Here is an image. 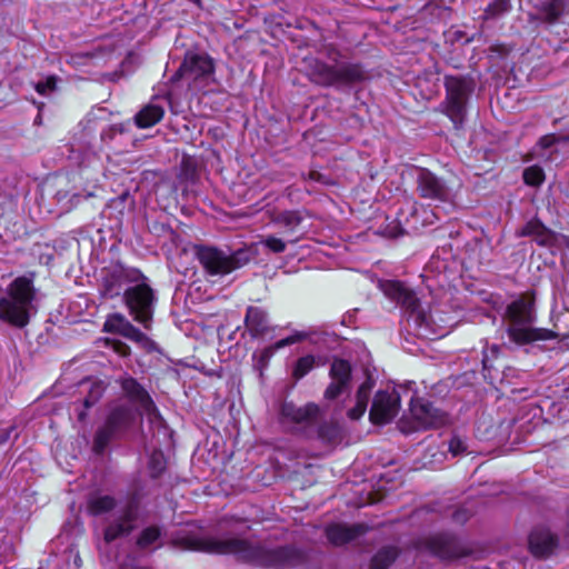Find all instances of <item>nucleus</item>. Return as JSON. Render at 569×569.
I'll use <instances>...</instances> for the list:
<instances>
[{"label": "nucleus", "mask_w": 569, "mask_h": 569, "mask_svg": "<svg viewBox=\"0 0 569 569\" xmlns=\"http://www.w3.org/2000/svg\"><path fill=\"white\" fill-rule=\"evenodd\" d=\"M121 388L128 399H119L109 406L104 421L93 436L92 450L96 455L104 453L111 442L124 437L141 419L133 405L140 406L152 422L159 426L163 423L151 397L136 379L123 378Z\"/></svg>", "instance_id": "f257e3e1"}, {"label": "nucleus", "mask_w": 569, "mask_h": 569, "mask_svg": "<svg viewBox=\"0 0 569 569\" xmlns=\"http://www.w3.org/2000/svg\"><path fill=\"white\" fill-rule=\"evenodd\" d=\"M187 547L211 553L232 555L242 562L266 568H291L305 560V555L291 546L266 548L237 538H196Z\"/></svg>", "instance_id": "f03ea898"}, {"label": "nucleus", "mask_w": 569, "mask_h": 569, "mask_svg": "<svg viewBox=\"0 0 569 569\" xmlns=\"http://www.w3.org/2000/svg\"><path fill=\"white\" fill-rule=\"evenodd\" d=\"M380 289L390 300L401 306L407 315V326L417 337L436 339L447 336L455 322L450 315L438 308L423 307L415 292L397 280L380 282Z\"/></svg>", "instance_id": "7ed1b4c3"}, {"label": "nucleus", "mask_w": 569, "mask_h": 569, "mask_svg": "<svg viewBox=\"0 0 569 569\" xmlns=\"http://www.w3.org/2000/svg\"><path fill=\"white\" fill-rule=\"evenodd\" d=\"M507 321V335L517 346H526L537 341H546L556 338L548 329L535 327L536 312L533 300L528 297H519L507 306L505 312Z\"/></svg>", "instance_id": "20e7f679"}, {"label": "nucleus", "mask_w": 569, "mask_h": 569, "mask_svg": "<svg viewBox=\"0 0 569 569\" xmlns=\"http://www.w3.org/2000/svg\"><path fill=\"white\" fill-rule=\"evenodd\" d=\"M34 299L32 277L16 278L0 297V320L16 328H24L34 311Z\"/></svg>", "instance_id": "39448f33"}, {"label": "nucleus", "mask_w": 569, "mask_h": 569, "mask_svg": "<svg viewBox=\"0 0 569 569\" xmlns=\"http://www.w3.org/2000/svg\"><path fill=\"white\" fill-rule=\"evenodd\" d=\"M183 80L190 91L207 92L216 84L213 59L203 51H187L183 62L172 77V81Z\"/></svg>", "instance_id": "423d86ee"}, {"label": "nucleus", "mask_w": 569, "mask_h": 569, "mask_svg": "<svg viewBox=\"0 0 569 569\" xmlns=\"http://www.w3.org/2000/svg\"><path fill=\"white\" fill-rule=\"evenodd\" d=\"M281 427L295 435L307 438L323 437L321 410L316 403L298 407L292 402H283L279 411Z\"/></svg>", "instance_id": "0eeeda50"}, {"label": "nucleus", "mask_w": 569, "mask_h": 569, "mask_svg": "<svg viewBox=\"0 0 569 569\" xmlns=\"http://www.w3.org/2000/svg\"><path fill=\"white\" fill-rule=\"evenodd\" d=\"M308 74L312 82L328 87L358 81L362 78V70L358 64L341 62L328 66L315 59L310 61Z\"/></svg>", "instance_id": "6e6552de"}, {"label": "nucleus", "mask_w": 569, "mask_h": 569, "mask_svg": "<svg viewBox=\"0 0 569 569\" xmlns=\"http://www.w3.org/2000/svg\"><path fill=\"white\" fill-rule=\"evenodd\" d=\"M124 301L133 319L146 329L150 328L156 297L147 283H138L124 291Z\"/></svg>", "instance_id": "1a4fd4ad"}, {"label": "nucleus", "mask_w": 569, "mask_h": 569, "mask_svg": "<svg viewBox=\"0 0 569 569\" xmlns=\"http://www.w3.org/2000/svg\"><path fill=\"white\" fill-rule=\"evenodd\" d=\"M445 87L447 92L445 112L453 126L459 128L466 117V103L470 88L466 80L453 76L446 77Z\"/></svg>", "instance_id": "9d476101"}, {"label": "nucleus", "mask_w": 569, "mask_h": 569, "mask_svg": "<svg viewBox=\"0 0 569 569\" xmlns=\"http://www.w3.org/2000/svg\"><path fill=\"white\" fill-rule=\"evenodd\" d=\"M196 254L206 272L210 276H224L242 266L238 254H230L213 247H197Z\"/></svg>", "instance_id": "9b49d317"}, {"label": "nucleus", "mask_w": 569, "mask_h": 569, "mask_svg": "<svg viewBox=\"0 0 569 569\" xmlns=\"http://www.w3.org/2000/svg\"><path fill=\"white\" fill-rule=\"evenodd\" d=\"M410 415L413 419V426L407 429L401 422L403 432H411L420 429L437 428L445 425L448 420L447 416L436 409L429 401L423 399H415L411 397Z\"/></svg>", "instance_id": "f8f14e48"}, {"label": "nucleus", "mask_w": 569, "mask_h": 569, "mask_svg": "<svg viewBox=\"0 0 569 569\" xmlns=\"http://www.w3.org/2000/svg\"><path fill=\"white\" fill-rule=\"evenodd\" d=\"M400 410V395L395 388L378 390L372 399L369 419L375 425L391 422Z\"/></svg>", "instance_id": "ddd939ff"}, {"label": "nucleus", "mask_w": 569, "mask_h": 569, "mask_svg": "<svg viewBox=\"0 0 569 569\" xmlns=\"http://www.w3.org/2000/svg\"><path fill=\"white\" fill-rule=\"evenodd\" d=\"M419 549L442 560H453L467 555V550L461 542L449 533H438L426 538L420 543Z\"/></svg>", "instance_id": "4468645a"}, {"label": "nucleus", "mask_w": 569, "mask_h": 569, "mask_svg": "<svg viewBox=\"0 0 569 569\" xmlns=\"http://www.w3.org/2000/svg\"><path fill=\"white\" fill-rule=\"evenodd\" d=\"M103 329L123 336L147 351L156 349V343L120 313L110 315L103 325Z\"/></svg>", "instance_id": "2eb2a0df"}, {"label": "nucleus", "mask_w": 569, "mask_h": 569, "mask_svg": "<svg viewBox=\"0 0 569 569\" xmlns=\"http://www.w3.org/2000/svg\"><path fill=\"white\" fill-rule=\"evenodd\" d=\"M167 106L170 107L173 113L180 112L171 93L164 97H153L150 102L136 114V124L139 128H150L157 124L163 118Z\"/></svg>", "instance_id": "dca6fc26"}, {"label": "nucleus", "mask_w": 569, "mask_h": 569, "mask_svg": "<svg viewBox=\"0 0 569 569\" xmlns=\"http://www.w3.org/2000/svg\"><path fill=\"white\" fill-rule=\"evenodd\" d=\"M418 190L423 198L451 204L452 193L450 189L429 170L421 169L419 171Z\"/></svg>", "instance_id": "f3484780"}, {"label": "nucleus", "mask_w": 569, "mask_h": 569, "mask_svg": "<svg viewBox=\"0 0 569 569\" xmlns=\"http://www.w3.org/2000/svg\"><path fill=\"white\" fill-rule=\"evenodd\" d=\"M530 13V20L539 23L553 24L569 14V0H543L537 3Z\"/></svg>", "instance_id": "a211bd4d"}, {"label": "nucleus", "mask_w": 569, "mask_h": 569, "mask_svg": "<svg viewBox=\"0 0 569 569\" xmlns=\"http://www.w3.org/2000/svg\"><path fill=\"white\" fill-rule=\"evenodd\" d=\"M331 382L326 389L327 399L333 400L349 389L351 366L348 361L336 359L330 368Z\"/></svg>", "instance_id": "6ab92c4d"}, {"label": "nucleus", "mask_w": 569, "mask_h": 569, "mask_svg": "<svg viewBox=\"0 0 569 569\" xmlns=\"http://www.w3.org/2000/svg\"><path fill=\"white\" fill-rule=\"evenodd\" d=\"M137 520V507L129 503L119 511L116 520L110 523L104 530L106 543H110L117 538L128 535L134 527Z\"/></svg>", "instance_id": "aec40b11"}, {"label": "nucleus", "mask_w": 569, "mask_h": 569, "mask_svg": "<svg viewBox=\"0 0 569 569\" xmlns=\"http://www.w3.org/2000/svg\"><path fill=\"white\" fill-rule=\"evenodd\" d=\"M558 546V538L547 528H536L529 536L530 552L537 558L550 557Z\"/></svg>", "instance_id": "412c9836"}, {"label": "nucleus", "mask_w": 569, "mask_h": 569, "mask_svg": "<svg viewBox=\"0 0 569 569\" xmlns=\"http://www.w3.org/2000/svg\"><path fill=\"white\" fill-rule=\"evenodd\" d=\"M533 152L549 160H555L556 153H569V132L549 133L541 137L536 143Z\"/></svg>", "instance_id": "4be33fe9"}, {"label": "nucleus", "mask_w": 569, "mask_h": 569, "mask_svg": "<svg viewBox=\"0 0 569 569\" xmlns=\"http://www.w3.org/2000/svg\"><path fill=\"white\" fill-rule=\"evenodd\" d=\"M368 527L362 523L343 525L332 523L327 527L326 536L330 543L342 546L363 536Z\"/></svg>", "instance_id": "5701e85b"}, {"label": "nucleus", "mask_w": 569, "mask_h": 569, "mask_svg": "<svg viewBox=\"0 0 569 569\" xmlns=\"http://www.w3.org/2000/svg\"><path fill=\"white\" fill-rule=\"evenodd\" d=\"M244 325L252 338H266L274 330V328L269 325L267 312L253 306L247 309Z\"/></svg>", "instance_id": "b1692460"}, {"label": "nucleus", "mask_w": 569, "mask_h": 569, "mask_svg": "<svg viewBox=\"0 0 569 569\" xmlns=\"http://www.w3.org/2000/svg\"><path fill=\"white\" fill-rule=\"evenodd\" d=\"M305 338H306L305 333L296 332L295 335H291L287 338L278 340L277 342H274L271 346L264 347V348L256 351L252 355L254 367L258 370L262 371L263 369H266L268 367L270 359L273 357V355L278 350H280L284 347L291 346L298 341H301Z\"/></svg>", "instance_id": "393cba45"}, {"label": "nucleus", "mask_w": 569, "mask_h": 569, "mask_svg": "<svg viewBox=\"0 0 569 569\" xmlns=\"http://www.w3.org/2000/svg\"><path fill=\"white\" fill-rule=\"evenodd\" d=\"M376 385V380L367 375L366 380L359 386L356 393V405L348 410V417L352 420L360 419L368 408L371 391Z\"/></svg>", "instance_id": "a878e982"}, {"label": "nucleus", "mask_w": 569, "mask_h": 569, "mask_svg": "<svg viewBox=\"0 0 569 569\" xmlns=\"http://www.w3.org/2000/svg\"><path fill=\"white\" fill-rule=\"evenodd\" d=\"M116 500L109 495L92 493L87 501L88 512L92 516H101L113 510Z\"/></svg>", "instance_id": "bb28decb"}, {"label": "nucleus", "mask_w": 569, "mask_h": 569, "mask_svg": "<svg viewBox=\"0 0 569 569\" xmlns=\"http://www.w3.org/2000/svg\"><path fill=\"white\" fill-rule=\"evenodd\" d=\"M512 9V0H492L483 10L482 19L497 20L505 17Z\"/></svg>", "instance_id": "cd10ccee"}, {"label": "nucleus", "mask_w": 569, "mask_h": 569, "mask_svg": "<svg viewBox=\"0 0 569 569\" xmlns=\"http://www.w3.org/2000/svg\"><path fill=\"white\" fill-rule=\"evenodd\" d=\"M398 556L395 547H385L372 558L370 569H388Z\"/></svg>", "instance_id": "c85d7f7f"}, {"label": "nucleus", "mask_w": 569, "mask_h": 569, "mask_svg": "<svg viewBox=\"0 0 569 569\" xmlns=\"http://www.w3.org/2000/svg\"><path fill=\"white\" fill-rule=\"evenodd\" d=\"M303 213L299 210H287L280 212L273 221L277 224L284 227L289 231H295L296 228L303 221Z\"/></svg>", "instance_id": "c756f323"}, {"label": "nucleus", "mask_w": 569, "mask_h": 569, "mask_svg": "<svg viewBox=\"0 0 569 569\" xmlns=\"http://www.w3.org/2000/svg\"><path fill=\"white\" fill-rule=\"evenodd\" d=\"M316 366V358L315 356L307 355L305 357H301L297 360L293 370L292 376L296 380H300L306 375H308Z\"/></svg>", "instance_id": "7c9ffc66"}, {"label": "nucleus", "mask_w": 569, "mask_h": 569, "mask_svg": "<svg viewBox=\"0 0 569 569\" xmlns=\"http://www.w3.org/2000/svg\"><path fill=\"white\" fill-rule=\"evenodd\" d=\"M523 181L531 187H539L545 181V172L541 167L533 164L525 169Z\"/></svg>", "instance_id": "2f4dec72"}, {"label": "nucleus", "mask_w": 569, "mask_h": 569, "mask_svg": "<svg viewBox=\"0 0 569 569\" xmlns=\"http://www.w3.org/2000/svg\"><path fill=\"white\" fill-rule=\"evenodd\" d=\"M166 468V459L160 450H153L149 457L148 469L150 475L156 478Z\"/></svg>", "instance_id": "473e14b6"}, {"label": "nucleus", "mask_w": 569, "mask_h": 569, "mask_svg": "<svg viewBox=\"0 0 569 569\" xmlns=\"http://www.w3.org/2000/svg\"><path fill=\"white\" fill-rule=\"evenodd\" d=\"M104 383L102 381H93L90 386L87 397L83 400V406L86 409L92 407L99 399L102 397L104 392Z\"/></svg>", "instance_id": "72a5a7b5"}, {"label": "nucleus", "mask_w": 569, "mask_h": 569, "mask_svg": "<svg viewBox=\"0 0 569 569\" xmlns=\"http://www.w3.org/2000/svg\"><path fill=\"white\" fill-rule=\"evenodd\" d=\"M448 451L450 452L452 458L466 453L468 451L466 440L459 436H452V438L448 442Z\"/></svg>", "instance_id": "f704fd0d"}, {"label": "nucleus", "mask_w": 569, "mask_h": 569, "mask_svg": "<svg viewBox=\"0 0 569 569\" xmlns=\"http://www.w3.org/2000/svg\"><path fill=\"white\" fill-rule=\"evenodd\" d=\"M160 537V531L158 528L156 527H149V528H146L139 539H138V545L142 548H146V547H149L151 546L152 543H154Z\"/></svg>", "instance_id": "c9c22d12"}, {"label": "nucleus", "mask_w": 569, "mask_h": 569, "mask_svg": "<svg viewBox=\"0 0 569 569\" xmlns=\"http://www.w3.org/2000/svg\"><path fill=\"white\" fill-rule=\"evenodd\" d=\"M261 243L271 252L281 253L286 250V242L274 236H267L261 240Z\"/></svg>", "instance_id": "e433bc0d"}, {"label": "nucleus", "mask_w": 569, "mask_h": 569, "mask_svg": "<svg viewBox=\"0 0 569 569\" xmlns=\"http://www.w3.org/2000/svg\"><path fill=\"white\" fill-rule=\"evenodd\" d=\"M545 226L538 220H531L518 232L521 237H535Z\"/></svg>", "instance_id": "4c0bfd02"}, {"label": "nucleus", "mask_w": 569, "mask_h": 569, "mask_svg": "<svg viewBox=\"0 0 569 569\" xmlns=\"http://www.w3.org/2000/svg\"><path fill=\"white\" fill-rule=\"evenodd\" d=\"M56 84L57 78L54 76H50L46 80L39 81L34 88L39 94L44 96L52 92L56 89Z\"/></svg>", "instance_id": "58836bf2"}, {"label": "nucleus", "mask_w": 569, "mask_h": 569, "mask_svg": "<svg viewBox=\"0 0 569 569\" xmlns=\"http://www.w3.org/2000/svg\"><path fill=\"white\" fill-rule=\"evenodd\" d=\"M533 240L539 246H549L553 241V234L548 229L543 228L533 237Z\"/></svg>", "instance_id": "ea45409f"}, {"label": "nucleus", "mask_w": 569, "mask_h": 569, "mask_svg": "<svg viewBox=\"0 0 569 569\" xmlns=\"http://www.w3.org/2000/svg\"><path fill=\"white\" fill-rule=\"evenodd\" d=\"M111 347L121 357H126L130 353V348L121 341L113 340Z\"/></svg>", "instance_id": "a19ab883"}, {"label": "nucleus", "mask_w": 569, "mask_h": 569, "mask_svg": "<svg viewBox=\"0 0 569 569\" xmlns=\"http://www.w3.org/2000/svg\"><path fill=\"white\" fill-rule=\"evenodd\" d=\"M14 430L13 427H9V428H6L4 430L0 431V445H3L4 442H7L10 437H11V432Z\"/></svg>", "instance_id": "79ce46f5"}, {"label": "nucleus", "mask_w": 569, "mask_h": 569, "mask_svg": "<svg viewBox=\"0 0 569 569\" xmlns=\"http://www.w3.org/2000/svg\"><path fill=\"white\" fill-rule=\"evenodd\" d=\"M452 517L456 522L462 523L467 520L468 515L465 510H457Z\"/></svg>", "instance_id": "37998d69"}, {"label": "nucleus", "mask_w": 569, "mask_h": 569, "mask_svg": "<svg viewBox=\"0 0 569 569\" xmlns=\"http://www.w3.org/2000/svg\"><path fill=\"white\" fill-rule=\"evenodd\" d=\"M490 350H491L492 356L497 357V355H498V352L500 350V347L497 346V345H493Z\"/></svg>", "instance_id": "c03bdc74"}, {"label": "nucleus", "mask_w": 569, "mask_h": 569, "mask_svg": "<svg viewBox=\"0 0 569 569\" xmlns=\"http://www.w3.org/2000/svg\"><path fill=\"white\" fill-rule=\"evenodd\" d=\"M34 123L36 124H40L41 123V116L38 114L37 118L34 119Z\"/></svg>", "instance_id": "a18cd8bd"}, {"label": "nucleus", "mask_w": 569, "mask_h": 569, "mask_svg": "<svg viewBox=\"0 0 569 569\" xmlns=\"http://www.w3.org/2000/svg\"><path fill=\"white\" fill-rule=\"evenodd\" d=\"M84 418H86V412L84 411L79 412V419L83 420Z\"/></svg>", "instance_id": "49530a36"}, {"label": "nucleus", "mask_w": 569, "mask_h": 569, "mask_svg": "<svg viewBox=\"0 0 569 569\" xmlns=\"http://www.w3.org/2000/svg\"><path fill=\"white\" fill-rule=\"evenodd\" d=\"M455 36H457V37L463 36V32H461V31H456V32H455Z\"/></svg>", "instance_id": "de8ad7c7"}, {"label": "nucleus", "mask_w": 569, "mask_h": 569, "mask_svg": "<svg viewBox=\"0 0 569 569\" xmlns=\"http://www.w3.org/2000/svg\"><path fill=\"white\" fill-rule=\"evenodd\" d=\"M487 358H488V356H487V355H485V358L482 359V362H483L485 365H486Z\"/></svg>", "instance_id": "09e8293b"}]
</instances>
